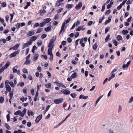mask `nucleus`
Returning a JSON list of instances; mask_svg holds the SVG:
<instances>
[{"mask_svg":"<svg viewBox=\"0 0 133 133\" xmlns=\"http://www.w3.org/2000/svg\"><path fill=\"white\" fill-rule=\"evenodd\" d=\"M56 36H54L51 39L49 43L48 47L51 48V45L54 43V42L56 41Z\"/></svg>","mask_w":133,"mask_h":133,"instance_id":"f257e3e1","label":"nucleus"},{"mask_svg":"<svg viewBox=\"0 0 133 133\" xmlns=\"http://www.w3.org/2000/svg\"><path fill=\"white\" fill-rule=\"evenodd\" d=\"M63 100V98L56 99L54 100V102L56 104H59L61 103Z\"/></svg>","mask_w":133,"mask_h":133,"instance_id":"f03ea898","label":"nucleus"},{"mask_svg":"<svg viewBox=\"0 0 133 133\" xmlns=\"http://www.w3.org/2000/svg\"><path fill=\"white\" fill-rule=\"evenodd\" d=\"M65 26V22H63L61 26V30L59 33V35H60L62 32H64L65 31V29H64Z\"/></svg>","mask_w":133,"mask_h":133,"instance_id":"7ed1b4c3","label":"nucleus"},{"mask_svg":"<svg viewBox=\"0 0 133 133\" xmlns=\"http://www.w3.org/2000/svg\"><path fill=\"white\" fill-rule=\"evenodd\" d=\"M61 92L65 95H67L69 94L70 92L66 89H62L61 91Z\"/></svg>","mask_w":133,"mask_h":133,"instance_id":"20e7f679","label":"nucleus"},{"mask_svg":"<svg viewBox=\"0 0 133 133\" xmlns=\"http://www.w3.org/2000/svg\"><path fill=\"white\" fill-rule=\"evenodd\" d=\"M19 50H17V51H16L11 54L9 57L10 58L14 57L16 56L17 54L19 53Z\"/></svg>","mask_w":133,"mask_h":133,"instance_id":"39448f33","label":"nucleus"},{"mask_svg":"<svg viewBox=\"0 0 133 133\" xmlns=\"http://www.w3.org/2000/svg\"><path fill=\"white\" fill-rule=\"evenodd\" d=\"M39 37V36H32L30 38V42H33L35 41Z\"/></svg>","mask_w":133,"mask_h":133,"instance_id":"423d86ee","label":"nucleus"},{"mask_svg":"<svg viewBox=\"0 0 133 133\" xmlns=\"http://www.w3.org/2000/svg\"><path fill=\"white\" fill-rule=\"evenodd\" d=\"M42 115H39L36 118L35 120V122L36 123H37L39 122L42 119Z\"/></svg>","mask_w":133,"mask_h":133,"instance_id":"0eeeda50","label":"nucleus"},{"mask_svg":"<svg viewBox=\"0 0 133 133\" xmlns=\"http://www.w3.org/2000/svg\"><path fill=\"white\" fill-rule=\"evenodd\" d=\"M35 33V32L32 31H29L28 32L26 35V36L27 37H29L32 36Z\"/></svg>","mask_w":133,"mask_h":133,"instance_id":"6e6552de","label":"nucleus"},{"mask_svg":"<svg viewBox=\"0 0 133 133\" xmlns=\"http://www.w3.org/2000/svg\"><path fill=\"white\" fill-rule=\"evenodd\" d=\"M32 42H29L27 43H25L23 46L22 49H23L25 48L28 47L29 45H30L31 44Z\"/></svg>","mask_w":133,"mask_h":133,"instance_id":"1a4fd4ad","label":"nucleus"},{"mask_svg":"<svg viewBox=\"0 0 133 133\" xmlns=\"http://www.w3.org/2000/svg\"><path fill=\"white\" fill-rule=\"evenodd\" d=\"M82 3L81 2H80L78 4L76 5L75 8L77 10L80 9L82 6Z\"/></svg>","mask_w":133,"mask_h":133,"instance_id":"9d476101","label":"nucleus"},{"mask_svg":"<svg viewBox=\"0 0 133 133\" xmlns=\"http://www.w3.org/2000/svg\"><path fill=\"white\" fill-rule=\"evenodd\" d=\"M84 26H78L76 29V31H79L82 30H84L85 29V28H83V27Z\"/></svg>","mask_w":133,"mask_h":133,"instance_id":"9b49d317","label":"nucleus"},{"mask_svg":"<svg viewBox=\"0 0 133 133\" xmlns=\"http://www.w3.org/2000/svg\"><path fill=\"white\" fill-rule=\"evenodd\" d=\"M88 98V96H85L82 95H81L79 96V99H86Z\"/></svg>","mask_w":133,"mask_h":133,"instance_id":"f8f14e48","label":"nucleus"},{"mask_svg":"<svg viewBox=\"0 0 133 133\" xmlns=\"http://www.w3.org/2000/svg\"><path fill=\"white\" fill-rule=\"evenodd\" d=\"M28 114L29 116H33L34 115L33 112L32 111L30 110H28Z\"/></svg>","mask_w":133,"mask_h":133,"instance_id":"ddd939ff","label":"nucleus"},{"mask_svg":"<svg viewBox=\"0 0 133 133\" xmlns=\"http://www.w3.org/2000/svg\"><path fill=\"white\" fill-rule=\"evenodd\" d=\"M51 20V19L50 18H47L44 19L43 20V21L45 24H46L49 23Z\"/></svg>","mask_w":133,"mask_h":133,"instance_id":"4468645a","label":"nucleus"},{"mask_svg":"<svg viewBox=\"0 0 133 133\" xmlns=\"http://www.w3.org/2000/svg\"><path fill=\"white\" fill-rule=\"evenodd\" d=\"M39 56V55L38 54H37L35 55L34 56V58H33V60L34 61H36L38 58V57Z\"/></svg>","mask_w":133,"mask_h":133,"instance_id":"2eb2a0df","label":"nucleus"},{"mask_svg":"<svg viewBox=\"0 0 133 133\" xmlns=\"http://www.w3.org/2000/svg\"><path fill=\"white\" fill-rule=\"evenodd\" d=\"M51 27L52 26L51 25H49L48 27L45 28V30L46 31L48 32L51 30Z\"/></svg>","mask_w":133,"mask_h":133,"instance_id":"dca6fc26","label":"nucleus"},{"mask_svg":"<svg viewBox=\"0 0 133 133\" xmlns=\"http://www.w3.org/2000/svg\"><path fill=\"white\" fill-rule=\"evenodd\" d=\"M39 12H41L40 15L41 16H43L46 13V11H45L44 9H43L42 11L41 10H40Z\"/></svg>","mask_w":133,"mask_h":133,"instance_id":"f3484780","label":"nucleus"},{"mask_svg":"<svg viewBox=\"0 0 133 133\" xmlns=\"http://www.w3.org/2000/svg\"><path fill=\"white\" fill-rule=\"evenodd\" d=\"M19 45L20 44H18L15 45L14 46V47H13L14 50H17L18 48Z\"/></svg>","mask_w":133,"mask_h":133,"instance_id":"a211bd4d","label":"nucleus"},{"mask_svg":"<svg viewBox=\"0 0 133 133\" xmlns=\"http://www.w3.org/2000/svg\"><path fill=\"white\" fill-rule=\"evenodd\" d=\"M6 42V40L5 39H2L0 40V43L1 44H2L3 43H5Z\"/></svg>","mask_w":133,"mask_h":133,"instance_id":"6ab92c4d","label":"nucleus"},{"mask_svg":"<svg viewBox=\"0 0 133 133\" xmlns=\"http://www.w3.org/2000/svg\"><path fill=\"white\" fill-rule=\"evenodd\" d=\"M71 77L72 78H75L77 77V74L76 72H74L73 73Z\"/></svg>","mask_w":133,"mask_h":133,"instance_id":"aec40b11","label":"nucleus"},{"mask_svg":"<svg viewBox=\"0 0 133 133\" xmlns=\"http://www.w3.org/2000/svg\"><path fill=\"white\" fill-rule=\"evenodd\" d=\"M74 5L73 4H67L66 5V8L68 9H70L73 7Z\"/></svg>","mask_w":133,"mask_h":133,"instance_id":"412c9836","label":"nucleus"},{"mask_svg":"<svg viewBox=\"0 0 133 133\" xmlns=\"http://www.w3.org/2000/svg\"><path fill=\"white\" fill-rule=\"evenodd\" d=\"M43 28H38L37 30V31L36 32V33L38 34L40 33L41 32L43 31Z\"/></svg>","mask_w":133,"mask_h":133,"instance_id":"4be33fe9","label":"nucleus"},{"mask_svg":"<svg viewBox=\"0 0 133 133\" xmlns=\"http://www.w3.org/2000/svg\"><path fill=\"white\" fill-rule=\"evenodd\" d=\"M55 83H56L57 84V86L60 87H62L63 84H62L61 83H59L57 81H56Z\"/></svg>","mask_w":133,"mask_h":133,"instance_id":"5701e85b","label":"nucleus"},{"mask_svg":"<svg viewBox=\"0 0 133 133\" xmlns=\"http://www.w3.org/2000/svg\"><path fill=\"white\" fill-rule=\"evenodd\" d=\"M6 90L8 92H10L11 90V88L9 85H8L6 86Z\"/></svg>","mask_w":133,"mask_h":133,"instance_id":"b1692460","label":"nucleus"},{"mask_svg":"<svg viewBox=\"0 0 133 133\" xmlns=\"http://www.w3.org/2000/svg\"><path fill=\"white\" fill-rule=\"evenodd\" d=\"M111 20V19L110 17H109L108 18V20L105 21V25H106L107 24L109 23Z\"/></svg>","mask_w":133,"mask_h":133,"instance_id":"393cba45","label":"nucleus"},{"mask_svg":"<svg viewBox=\"0 0 133 133\" xmlns=\"http://www.w3.org/2000/svg\"><path fill=\"white\" fill-rule=\"evenodd\" d=\"M48 54L49 55H53L52 52V50L50 48L48 49Z\"/></svg>","mask_w":133,"mask_h":133,"instance_id":"a878e982","label":"nucleus"},{"mask_svg":"<svg viewBox=\"0 0 133 133\" xmlns=\"http://www.w3.org/2000/svg\"><path fill=\"white\" fill-rule=\"evenodd\" d=\"M30 60L28 59H26V61H25V63H24V64H25L26 65L29 64L30 63Z\"/></svg>","mask_w":133,"mask_h":133,"instance_id":"bb28decb","label":"nucleus"},{"mask_svg":"<svg viewBox=\"0 0 133 133\" xmlns=\"http://www.w3.org/2000/svg\"><path fill=\"white\" fill-rule=\"evenodd\" d=\"M15 14V12H14L12 14H10V15L11 16V18H10V22H11L13 19V17L14 15Z\"/></svg>","mask_w":133,"mask_h":133,"instance_id":"cd10ccee","label":"nucleus"},{"mask_svg":"<svg viewBox=\"0 0 133 133\" xmlns=\"http://www.w3.org/2000/svg\"><path fill=\"white\" fill-rule=\"evenodd\" d=\"M117 39L118 41H119L121 40H122V38L121 35H118L117 36Z\"/></svg>","mask_w":133,"mask_h":133,"instance_id":"c85d7f7f","label":"nucleus"},{"mask_svg":"<svg viewBox=\"0 0 133 133\" xmlns=\"http://www.w3.org/2000/svg\"><path fill=\"white\" fill-rule=\"evenodd\" d=\"M70 96L74 98H75L76 97L77 95L75 93L73 94H70Z\"/></svg>","mask_w":133,"mask_h":133,"instance_id":"c756f323","label":"nucleus"},{"mask_svg":"<svg viewBox=\"0 0 133 133\" xmlns=\"http://www.w3.org/2000/svg\"><path fill=\"white\" fill-rule=\"evenodd\" d=\"M71 20V17H69V18H68V19L65 20L64 22H65V23H66V24L68 23H69L70 22Z\"/></svg>","mask_w":133,"mask_h":133,"instance_id":"7c9ffc66","label":"nucleus"},{"mask_svg":"<svg viewBox=\"0 0 133 133\" xmlns=\"http://www.w3.org/2000/svg\"><path fill=\"white\" fill-rule=\"evenodd\" d=\"M122 32L123 35H126L128 33V31L127 30H123L122 31Z\"/></svg>","mask_w":133,"mask_h":133,"instance_id":"2f4dec72","label":"nucleus"},{"mask_svg":"<svg viewBox=\"0 0 133 133\" xmlns=\"http://www.w3.org/2000/svg\"><path fill=\"white\" fill-rule=\"evenodd\" d=\"M97 46H98L97 44L96 43L94 44V46H93V49L94 50H95L97 49Z\"/></svg>","mask_w":133,"mask_h":133,"instance_id":"473e14b6","label":"nucleus"},{"mask_svg":"<svg viewBox=\"0 0 133 133\" xmlns=\"http://www.w3.org/2000/svg\"><path fill=\"white\" fill-rule=\"evenodd\" d=\"M9 65L10 63L9 62H8L6 63L4 67L5 69L9 66Z\"/></svg>","mask_w":133,"mask_h":133,"instance_id":"72a5a7b5","label":"nucleus"},{"mask_svg":"<svg viewBox=\"0 0 133 133\" xmlns=\"http://www.w3.org/2000/svg\"><path fill=\"white\" fill-rule=\"evenodd\" d=\"M13 93L12 91H11L10 92V93L9 94L10 98H11V99H12L13 97Z\"/></svg>","mask_w":133,"mask_h":133,"instance_id":"f704fd0d","label":"nucleus"},{"mask_svg":"<svg viewBox=\"0 0 133 133\" xmlns=\"http://www.w3.org/2000/svg\"><path fill=\"white\" fill-rule=\"evenodd\" d=\"M4 101V98L2 97H0V102L1 103H2Z\"/></svg>","mask_w":133,"mask_h":133,"instance_id":"c9c22d12","label":"nucleus"},{"mask_svg":"<svg viewBox=\"0 0 133 133\" xmlns=\"http://www.w3.org/2000/svg\"><path fill=\"white\" fill-rule=\"evenodd\" d=\"M133 0H129L126 3L127 5H129V4L131 3V2L133 1Z\"/></svg>","mask_w":133,"mask_h":133,"instance_id":"e433bc0d","label":"nucleus"},{"mask_svg":"<svg viewBox=\"0 0 133 133\" xmlns=\"http://www.w3.org/2000/svg\"><path fill=\"white\" fill-rule=\"evenodd\" d=\"M39 26V24L38 23H36L33 25V28H35L37 27H38Z\"/></svg>","mask_w":133,"mask_h":133,"instance_id":"4c0bfd02","label":"nucleus"},{"mask_svg":"<svg viewBox=\"0 0 133 133\" xmlns=\"http://www.w3.org/2000/svg\"><path fill=\"white\" fill-rule=\"evenodd\" d=\"M5 127L8 129L9 130L10 129V127L9 125H8L6 123H5Z\"/></svg>","mask_w":133,"mask_h":133,"instance_id":"58836bf2","label":"nucleus"},{"mask_svg":"<svg viewBox=\"0 0 133 133\" xmlns=\"http://www.w3.org/2000/svg\"><path fill=\"white\" fill-rule=\"evenodd\" d=\"M61 3L57 1L56 4V6H60L61 5Z\"/></svg>","mask_w":133,"mask_h":133,"instance_id":"ea45409f","label":"nucleus"},{"mask_svg":"<svg viewBox=\"0 0 133 133\" xmlns=\"http://www.w3.org/2000/svg\"><path fill=\"white\" fill-rule=\"evenodd\" d=\"M110 36V35L109 34H108L107 36L105 38V40L106 42H107L108 40L109 37Z\"/></svg>","mask_w":133,"mask_h":133,"instance_id":"a19ab883","label":"nucleus"},{"mask_svg":"<svg viewBox=\"0 0 133 133\" xmlns=\"http://www.w3.org/2000/svg\"><path fill=\"white\" fill-rule=\"evenodd\" d=\"M20 112H21V111L18 110V111L15 112L14 114L16 115H18L19 114H20Z\"/></svg>","mask_w":133,"mask_h":133,"instance_id":"79ce46f5","label":"nucleus"},{"mask_svg":"<svg viewBox=\"0 0 133 133\" xmlns=\"http://www.w3.org/2000/svg\"><path fill=\"white\" fill-rule=\"evenodd\" d=\"M51 85V84L50 83H49L48 84H46L45 85V86L47 88H49L50 87Z\"/></svg>","mask_w":133,"mask_h":133,"instance_id":"37998d69","label":"nucleus"},{"mask_svg":"<svg viewBox=\"0 0 133 133\" xmlns=\"http://www.w3.org/2000/svg\"><path fill=\"white\" fill-rule=\"evenodd\" d=\"M110 27H107L105 29V33L106 34L107 32L110 29Z\"/></svg>","mask_w":133,"mask_h":133,"instance_id":"c03bdc74","label":"nucleus"},{"mask_svg":"<svg viewBox=\"0 0 133 133\" xmlns=\"http://www.w3.org/2000/svg\"><path fill=\"white\" fill-rule=\"evenodd\" d=\"M113 42L114 44L115 45V46H117V42L115 40H113Z\"/></svg>","mask_w":133,"mask_h":133,"instance_id":"a18cd8bd","label":"nucleus"},{"mask_svg":"<svg viewBox=\"0 0 133 133\" xmlns=\"http://www.w3.org/2000/svg\"><path fill=\"white\" fill-rule=\"evenodd\" d=\"M53 58V55H50V57L49 58L50 61L51 62L52 61Z\"/></svg>","mask_w":133,"mask_h":133,"instance_id":"49530a36","label":"nucleus"},{"mask_svg":"<svg viewBox=\"0 0 133 133\" xmlns=\"http://www.w3.org/2000/svg\"><path fill=\"white\" fill-rule=\"evenodd\" d=\"M122 110V107L121 106L119 105V108L118 109V112L119 113L121 112Z\"/></svg>","mask_w":133,"mask_h":133,"instance_id":"de8ad7c7","label":"nucleus"},{"mask_svg":"<svg viewBox=\"0 0 133 133\" xmlns=\"http://www.w3.org/2000/svg\"><path fill=\"white\" fill-rule=\"evenodd\" d=\"M45 23L43 21V22H42L41 23H40V27H43L45 25Z\"/></svg>","mask_w":133,"mask_h":133,"instance_id":"09e8293b","label":"nucleus"},{"mask_svg":"<svg viewBox=\"0 0 133 133\" xmlns=\"http://www.w3.org/2000/svg\"><path fill=\"white\" fill-rule=\"evenodd\" d=\"M9 84L12 87H15V85H14L13 83L12 82H9Z\"/></svg>","mask_w":133,"mask_h":133,"instance_id":"8fccbe9b","label":"nucleus"},{"mask_svg":"<svg viewBox=\"0 0 133 133\" xmlns=\"http://www.w3.org/2000/svg\"><path fill=\"white\" fill-rule=\"evenodd\" d=\"M9 17V16L8 15H7L5 16L6 21L7 22H8Z\"/></svg>","mask_w":133,"mask_h":133,"instance_id":"3c124183","label":"nucleus"},{"mask_svg":"<svg viewBox=\"0 0 133 133\" xmlns=\"http://www.w3.org/2000/svg\"><path fill=\"white\" fill-rule=\"evenodd\" d=\"M6 118L7 119V120L8 122H9L10 121V115L9 114L7 115L6 116Z\"/></svg>","mask_w":133,"mask_h":133,"instance_id":"603ef678","label":"nucleus"},{"mask_svg":"<svg viewBox=\"0 0 133 133\" xmlns=\"http://www.w3.org/2000/svg\"><path fill=\"white\" fill-rule=\"evenodd\" d=\"M2 5L4 7H5L6 6V4L5 2H3L2 3Z\"/></svg>","mask_w":133,"mask_h":133,"instance_id":"864d4df0","label":"nucleus"},{"mask_svg":"<svg viewBox=\"0 0 133 133\" xmlns=\"http://www.w3.org/2000/svg\"><path fill=\"white\" fill-rule=\"evenodd\" d=\"M105 5H103L102 6V8L101 10L102 12H103L105 10Z\"/></svg>","mask_w":133,"mask_h":133,"instance_id":"5fc2aeb1","label":"nucleus"},{"mask_svg":"<svg viewBox=\"0 0 133 133\" xmlns=\"http://www.w3.org/2000/svg\"><path fill=\"white\" fill-rule=\"evenodd\" d=\"M46 35L45 34H43L41 36V37L42 38L44 39L46 37Z\"/></svg>","mask_w":133,"mask_h":133,"instance_id":"6e6d98bb","label":"nucleus"},{"mask_svg":"<svg viewBox=\"0 0 133 133\" xmlns=\"http://www.w3.org/2000/svg\"><path fill=\"white\" fill-rule=\"evenodd\" d=\"M23 72L24 73H28V72L26 69L24 68L23 69Z\"/></svg>","mask_w":133,"mask_h":133,"instance_id":"4d7b16f0","label":"nucleus"},{"mask_svg":"<svg viewBox=\"0 0 133 133\" xmlns=\"http://www.w3.org/2000/svg\"><path fill=\"white\" fill-rule=\"evenodd\" d=\"M16 26L17 28L19 29L20 27V24L19 23H18L16 25Z\"/></svg>","mask_w":133,"mask_h":133,"instance_id":"13d9d810","label":"nucleus"},{"mask_svg":"<svg viewBox=\"0 0 133 133\" xmlns=\"http://www.w3.org/2000/svg\"><path fill=\"white\" fill-rule=\"evenodd\" d=\"M133 101V97H131L129 101V103H131Z\"/></svg>","mask_w":133,"mask_h":133,"instance_id":"bf43d9fd","label":"nucleus"},{"mask_svg":"<svg viewBox=\"0 0 133 133\" xmlns=\"http://www.w3.org/2000/svg\"><path fill=\"white\" fill-rule=\"evenodd\" d=\"M110 10L109 9L105 13V15H108L110 13Z\"/></svg>","mask_w":133,"mask_h":133,"instance_id":"052dcab7","label":"nucleus"},{"mask_svg":"<svg viewBox=\"0 0 133 133\" xmlns=\"http://www.w3.org/2000/svg\"><path fill=\"white\" fill-rule=\"evenodd\" d=\"M27 126L28 127H30L31 125V123L30 122H29L27 123Z\"/></svg>","mask_w":133,"mask_h":133,"instance_id":"680f3d73","label":"nucleus"},{"mask_svg":"<svg viewBox=\"0 0 133 133\" xmlns=\"http://www.w3.org/2000/svg\"><path fill=\"white\" fill-rule=\"evenodd\" d=\"M5 69L4 67H2L0 69V72H1V73H2Z\"/></svg>","mask_w":133,"mask_h":133,"instance_id":"e2e57ef3","label":"nucleus"},{"mask_svg":"<svg viewBox=\"0 0 133 133\" xmlns=\"http://www.w3.org/2000/svg\"><path fill=\"white\" fill-rule=\"evenodd\" d=\"M63 10V8H61V9H59L57 10V13H59L60 12L62 11Z\"/></svg>","mask_w":133,"mask_h":133,"instance_id":"0e129e2a","label":"nucleus"},{"mask_svg":"<svg viewBox=\"0 0 133 133\" xmlns=\"http://www.w3.org/2000/svg\"><path fill=\"white\" fill-rule=\"evenodd\" d=\"M31 91L32 94L33 95H34L35 94L34 89H32L31 90Z\"/></svg>","mask_w":133,"mask_h":133,"instance_id":"69168bd1","label":"nucleus"},{"mask_svg":"<svg viewBox=\"0 0 133 133\" xmlns=\"http://www.w3.org/2000/svg\"><path fill=\"white\" fill-rule=\"evenodd\" d=\"M67 41L68 42L71 43L72 42V39L70 38H68L67 39Z\"/></svg>","mask_w":133,"mask_h":133,"instance_id":"338daca9","label":"nucleus"},{"mask_svg":"<svg viewBox=\"0 0 133 133\" xmlns=\"http://www.w3.org/2000/svg\"><path fill=\"white\" fill-rule=\"evenodd\" d=\"M109 133H114L113 130L111 129H109L108 130Z\"/></svg>","mask_w":133,"mask_h":133,"instance_id":"774afa93","label":"nucleus"}]
</instances>
